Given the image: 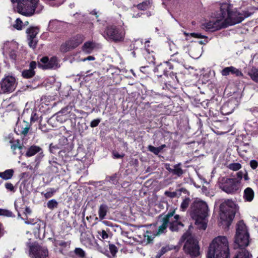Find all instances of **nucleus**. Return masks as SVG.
Instances as JSON below:
<instances>
[{
  "label": "nucleus",
  "mask_w": 258,
  "mask_h": 258,
  "mask_svg": "<svg viewBox=\"0 0 258 258\" xmlns=\"http://www.w3.org/2000/svg\"><path fill=\"white\" fill-rule=\"evenodd\" d=\"M157 224L158 225V230L153 234L151 235V233L147 231L143 235V237L139 236L140 239H138V241L143 245H146L152 240L154 236L164 233L168 226L172 231H176L183 227L180 216L175 214L174 211L168 213L163 217H160Z\"/></svg>",
  "instance_id": "nucleus-1"
},
{
  "label": "nucleus",
  "mask_w": 258,
  "mask_h": 258,
  "mask_svg": "<svg viewBox=\"0 0 258 258\" xmlns=\"http://www.w3.org/2000/svg\"><path fill=\"white\" fill-rule=\"evenodd\" d=\"M191 216L195 220L198 228L205 230L207 226L208 207L206 202L200 200H195L191 206Z\"/></svg>",
  "instance_id": "nucleus-2"
},
{
  "label": "nucleus",
  "mask_w": 258,
  "mask_h": 258,
  "mask_svg": "<svg viewBox=\"0 0 258 258\" xmlns=\"http://www.w3.org/2000/svg\"><path fill=\"white\" fill-rule=\"evenodd\" d=\"M207 258H229L228 242L225 236H218L212 241Z\"/></svg>",
  "instance_id": "nucleus-3"
},
{
  "label": "nucleus",
  "mask_w": 258,
  "mask_h": 258,
  "mask_svg": "<svg viewBox=\"0 0 258 258\" xmlns=\"http://www.w3.org/2000/svg\"><path fill=\"white\" fill-rule=\"evenodd\" d=\"M220 14L225 28L240 23L250 16L246 13L237 12L236 10L232 9L231 5L226 3L221 4Z\"/></svg>",
  "instance_id": "nucleus-4"
},
{
  "label": "nucleus",
  "mask_w": 258,
  "mask_h": 258,
  "mask_svg": "<svg viewBox=\"0 0 258 258\" xmlns=\"http://www.w3.org/2000/svg\"><path fill=\"white\" fill-rule=\"evenodd\" d=\"M39 0H11L13 3H17L16 11L20 14L31 16L36 12L39 13L43 7L38 4Z\"/></svg>",
  "instance_id": "nucleus-5"
},
{
  "label": "nucleus",
  "mask_w": 258,
  "mask_h": 258,
  "mask_svg": "<svg viewBox=\"0 0 258 258\" xmlns=\"http://www.w3.org/2000/svg\"><path fill=\"white\" fill-rule=\"evenodd\" d=\"M220 209V219L226 222V225L230 224L237 211L236 204L232 201L228 200L221 204Z\"/></svg>",
  "instance_id": "nucleus-6"
},
{
  "label": "nucleus",
  "mask_w": 258,
  "mask_h": 258,
  "mask_svg": "<svg viewBox=\"0 0 258 258\" xmlns=\"http://www.w3.org/2000/svg\"><path fill=\"white\" fill-rule=\"evenodd\" d=\"M249 233L246 226L243 221H239L237 224L235 236V248L245 247L249 244Z\"/></svg>",
  "instance_id": "nucleus-7"
},
{
  "label": "nucleus",
  "mask_w": 258,
  "mask_h": 258,
  "mask_svg": "<svg viewBox=\"0 0 258 258\" xmlns=\"http://www.w3.org/2000/svg\"><path fill=\"white\" fill-rule=\"evenodd\" d=\"M182 239L186 240L184 245L185 251L189 254L192 257L197 256L200 253V248L197 239L193 237L188 232L183 234Z\"/></svg>",
  "instance_id": "nucleus-8"
},
{
  "label": "nucleus",
  "mask_w": 258,
  "mask_h": 258,
  "mask_svg": "<svg viewBox=\"0 0 258 258\" xmlns=\"http://www.w3.org/2000/svg\"><path fill=\"white\" fill-rule=\"evenodd\" d=\"M103 37L108 40L120 42L123 40L125 31L122 28L114 26H108L102 34Z\"/></svg>",
  "instance_id": "nucleus-9"
},
{
  "label": "nucleus",
  "mask_w": 258,
  "mask_h": 258,
  "mask_svg": "<svg viewBox=\"0 0 258 258\" xmlns=\"http://www.w3.org/2000/svg\"><path fill=\"white\" fill-rule=\"evenodd\" d=\"M219 185L222 190L230 194L236 193L240 188L239 183L234 178L223 177L220 181Z\"/></svg>",
  "instance_id": "nucleus-10"
},
{
  "label": "nucleus",
  "mask_w": 258,
  "mask_h": 258,
  "mask_svg": "<svg viewBox=\"0 0 258 258\" xmlns=\"http://www.w3.org/2000/svg\"><path fill=\"white\" fill-rule=\"evenodd\" d=\"M17 86L16 80L12 76H7L0 82V94L11 93Z\"/></svg>",
  "instance_id": "nucleus-11"
},
{
  "label": "nucleus",
  "mask_w": 258,
  "mask_h": 258,
  "mask_svg": "<svg viewBox=\"0 0 258 258\" xmlns=\"http://www.w3.org/2000/svg\"><path fill=\"white\" fill-rule=\"evenodd\" d=\"M3 53L8 55L13 60H16L18 55V44L16 41H7L4 43Z\"/></svg>",
  "instance_id": "nucleus-12"
},
{
  "label": "nucleus",
  "mask_w": 258,
  "mask_h": 258,
  "mask_svg": "<svg viewBox=\"0 0 258 258\" xmlns=\"http://www.w3.org/2000/svg\"><path fill=\"white\" fill-rule=\"evenodd\" d=\"M202 28L207 31L213 32L221 28H225V27L219 13L216 17V20L205 22L203 23Z\"/></svg>",
  "instance_id": "nucleus-13"
},
{
  "label": "nucleus",
  "mask_w": 258,
  "mask_h": 258,
  "mask_svg": "<svg viewBox=\"0 0 258 258\" xmlns=\"http://www.w3.org/2000/svg\"><path fill=\"white\" fill-rule=\"evenodd\" d=\"M38 66L43 70L56 69L59 67L56 57H52L50 59L47 56L43 57L40 59Z\"/></svg>",
  "instance_id": "nucleus-14"
},
{
  "label": "nucleus",
  "mask_w": 258,
  "mask_h": 258,
  "mask_svg": "<svg viewBox=\"0 0 258 258\" xmlns=\"http://www.w3.org/2000/svg\"><path fill=\"white\" fill-rule=\"evenodd\" d=\"M29 255L33 258H46L48 256L47 249L45 247L34 244L29 245Z\"/></svg>",
  "instance_id": "nucleus-15"
},
{
  "label": "nucleus",
  "mask_w": 258,
  "mask_h": 258,
  "mask_svg": "<svg viewBox=\"0 0 258 258\" xmlns=\"http://www.w3.org/2000/svg\"><path fill=\"white\" fill-rule=\"evenodd\" d=\"M83 41V37L81 35H77L71 39L66 41L60 46V50L62 52H66L72 49L77 47Z\"/></svg>",
  "instance_id": "nucleus-16"
},
{
  "label": "nucleus",
  "mask_w": 258,
  "mask_h": 258,
  "mask_svg": "<svg viewBox=\"0 0 258 258\" xmlns=\"http://www.w3.org/2000/svg\"><path fill=\"white\" fill-rule=\"evenodd\" d=\"M236 106V100H230L224 103L221 107V112L223 114L227 115L231 113Z\"/></svg>",
  "instance_id": "nucleus-17"
},
{
  "label": "nucleus",
  "mask_w": 258,
  "mask_h": 258,
  "mask_svg": "<svg viewBox=\"0 0 258 258\" xmlns=\"http://www.w3.org/2000/svg\"><path fill=\"white\" fill-rule=\"evenodd\" d=\"M221 73L223 76H227L230 74L234 75L237 77L243 76V74L239 69L233 66L224 68L221 71Z\"/></svg>",
  "instance_id": "nucleus-18"
},
{
  "label": "nucleus",
  "mask_w": 258,
  "mask_h": 258,
  "mask_svg": "<svg viewBox=\"0 0 258 258\" xmlns=\"http://www.w3.org/2000/svg\"><path fill=\"white\" fill-rule=\"evenodd\" d=\"M36 66L37 63L35 61H31L29 65V69L22 71V75L23 77L26 79L33 77L35 74L34 69L36 68Z\"/></svg>",
  "instance_id": "nucleus-19"
},
{
  "label": "nucleus",
  "mask_w": 258,
  "mask_h": 258,
  "mask_svg": "<svg viewBox=\"0 0 258 258\" xmlns=\"http://www.w3.org/2000/svg\"><path fill=\"white\" fill-rule=\"evenodd\" d=\"M96 45L93 41L85 42L82 46V51L87 54L91 53L96 48Z\"/></svg>",
  "instance_id": "nucleus-20"
},
{
  "label": "nucleus",
  "mask_w": 258,
  "mask_h": 258,
  "mask_svg": "<svg viewBox=\"0 0 258 258\" xmlns=\"http://www.w3.org/2000/svg\"><path fill=\"white\" fill-rule=\"evenodd\" d=\"M254 193L250 187H247L244 190L243 199L246 202H250L254 198Z\"/></svg>",
  "instance_id": "nucleus-21"
},
{
  "label": "nucleus",
  "mask_w": 258,
  "mask_h": 258,
  "mask_svg": "<svg viewBox=\"0 0 258 258\" xmlns=\"http://www.w3.org/2000/svg\"><path fill=\"white\" fill-rule=\"evenodd\" d=\"M30 127L29 123L24 121L22 123L18 124L17 126L18 131L24 136H26L28 134Z\"/></svg>",
  "instance_id": "nucleus-22"
},
{
  "label": "nucleus",
  "mask_w": 258,
  "mask_h": 258,
  "mask_svg": "<svg viewBox=\"0 0 258 258\" xmlns=\"http://www.w3.org/2000/svg\"><path fill=\"white\" fill-rule=\"evenodd\" d=\"M63 25L62 22L56 20H53L49 22L48 28L52 31L60 29Z\"/></svg>",
  "instance_id": "nucleus-23"
},
{
  "label": "nucleus",
  "mask_w": 258,
  "mask_h": 258,
  "mask_svg": "<svg viewBox=\"0 0 258 258\" xmlns=\"http://www.w3.org/2000/svg\"><path fill=\"white\" fill-rule=\"evenodd\" d=\"M189 54L191 57L197 59L202 55L201 48L200 46L197 47H191L189 50Z\"/></svg>",
  "instance_id": "nucleus-24"
},
{
  "label": "nucleus",
  "mask_w": 258,
  "mask_h": 258,
  "mask_svg": "<svg viewBox=\"0 0 258 258\" xmlns=\"http://www.w3.org/2000/svg\"><path fill=\"white\" fill-rule=\"evenodd\" d=\"M184 34L188 36H190L193 37L197 38H205L204 40H201L199 41V43L200 44H206L208 42L207 37L202 35L201 33H187L184 32Z\"/></svg>",
  "instance_id": "nucleus-25"
},
{
  "label": "nucleus",
  "mask_w": 258,
  "mask_h": 258,
  "mask_svg": "<svg viewBox=\"0 0 258 258\" xmlns=\"http://www.w3.org/2000/svg\"><path fill=\"white\" fill-rule=\"evenodd\" d=\"M41 151V148L37 146H32L30 147L26 153L27 157H31L35 155L36 153Z\"/></svg>",
  "instance_id": "nucleus-26"
},
{
  "label": "nucleus",
  "mask_w": 258,
  "mask_h": 258,
  "mask_svg": "<svg viewBox=\"0 0 258 258\" xmlns=\"http://www.w3.org/2000/svg\"><path fill=\"white\" fill-rule=\"evenodd\" d=\"M108 210V206L106 205L102 204L100 206L98 210V215L100 220H103L105 218Z\"/></svg>",
  "instance_id": "nucleus-27"
},
{
  "label": "nucleus",
  "mask_w": 258,
  "mask_h": 258,
  "mask_svg": "<svg viewBox=\"0 0 258 258\" xmlns=\"http://www.w3.org/2000/svg\"><path fill=\"white\" fill-rule=\"evenodd\" d=\"M13 169H7L4 172H0V177L4 180L11 179L14 174Z\"/></svg>",
  "instance_id": "nucleus-28"
},
{
  "label": "nucleus",
  "mask_w": 258,
  "mask_h": 258,
  "mask_svg": "<svg viewBox=\"0 0 258 258\" xmlns=\"http://www.w3.org/2000/svg\"><path fill=\"white\" fill-rule=\"evenodd\" d=\"M39 29L37 27H31L28 29L27 30L28 39L36 38Z\"/></svg>",
  "instance_id": "nucleus-29"
},
{
  "label": "nucleus",
  "mask_w": 258,
  "mask_h": 258,
  "mask_svg": "<svg viewBox=\"0 0 258 258\" xmlns=\"http://www.w3.org/2000/svg\"><path fill=\"white\" fill-rule=\"evenodd\" d=\"M108 248L111 255L109 254V251L107 250L104 252V254L109 257H111V256H115L116 253L117 251V248L115 245L113 244H109Z\"/></svg>",
  "instance_id": "nucleus-30"
},
{
  "label": "nucleus",
  "mask_w": 258,
  "mask_h": 258,
  "mask_svg": "<svg viewBox=\"0 0 258 258\" xmlns=\"http://www.w3.org/2000/svg\"><path fill=\"white\" fill-rule=\"evenodd\" d=\"M248 74L253 81L258 82V70L256 68H252Z\"/></svg>",
  "instance_id": "nucleus-31"
},
{
  "label": "nucleus",
  "mask_w": 258,
  "mask_h": 258,
  "mask_svg": "<svg viewBox=\"0 0 258 258\" xmlns=\"http://www.w3.org/2000/svg\"><path fill=\"white\" fill-rule=\"evenodd\" d=\"M251 256L252 255L247 250L242 249L239 251L234 258H251Z\"/></svg>",
  "instance_id": "nucleus-32"
},
{
  "label": "nucleus",
  "mask_w": 258,
  "mask_h": 258,
  "mask_svg": "<svg viewBox=\"0 0 258 258\" xmlns=\"http://www.w3.org/2000/svg\"><path fill=\"white\" fill-rule=\"evenodd\" d=\"M55 246H60L63 248L69 247L70 241H64L63 240H55L54 242Z\"/></svg>",
  "instance_id": "nucleus-33"
},
{
  "label": "nucleus",
  "mask_w": 258,
  "mask_h": 258,
  "mask_svg": "<svg viewBox=\"0 0 258 258\" xmlns=\"http://www.w3.org/2000/svg\"><path fill=\"white\" fill-rule=\"evenodd\" d=\"M99 238L101 240H106L109 237V233L107 231L102 230L97 232Z\"/></svg>",
  "instance_id": "nucleus-34"
},
{
  "label": "nucleus",
  "mask_w": 258,
  "mask_h": 258,
  "mask_svg": "<svg viewBox=\"0 0 258 258\" xmlns=\"http://www.w3.org/2000/svg\"><path fill=\"white\" fill-rule=\"evenodd\" d=\"M173 248V246L170 247L167 245L164 247H163L161 250L156 255V258H160L162 255L165 253L167 251L171 250Z\"/></svg>",
  "instance_id": "nucleus-35"
},
{
  "label": "nucleus",
  "mask_w": 258,
  "mask_h": 258,
  "mask_svg": "<svg viewBox=\"0 0 258 258\" xmlns=\"http://www.w3.org/2000/svg\"><path fill=\"white\" fill-rule=\"evenodd\" d=\"M172 173L178 176H181L183 173V170L180 167L179 164H176L174 166Z\"/></svg>",
  "instance_id": "nucleus-36"
},
{
  "label": "nucleus",
  "mask_w": 258,
  "mask_h": 258,
  "mask_svg": "<svg viewBox=\"0 0 258 258\" xmlns=\"http://www.w3.org/2000/svg\"><path fill=\"white\" fill-rule=\"evenodd\" d=\"M81 242L83 244L87 247H91L93 245V240L90 238H82Z\"/></svg>",
  "instance_id": "nucleus-37"
},
{
  "label": "nucleus",
  "mask_w": 258,
  "mask_h": 258,
  "mask_svg": "<svg viewBox=\"0 0 258 258\" xmlns=\"http://www.w3.org/2000/svg\"><path fill=\"white\" fill-rule=\"evenodd\" d=\"M190 203V200L189 198H186L184 199L180 205V209L182 211H184L188 207L189 204Z\"/></svg>",
  "instance_id": "nucleus-38"
},
{
  "label": "nucleus",
  "mask_w": 258,
  "mask_h": 258,
  "mask_svg": "<svg viewBox=\"0 0 258 258\" xmlns=\"http://www.w3.org/2000/svg\"><path fill=\"white\" fill-rule=\"evenodd\" d=\"M167 67L169 69H172V67L169 64V62L167 61H166V62H164V63L161 64L160 66H159L158 69L162 70V69H165V70H164V74L166 75V72H167Z\"/></svg>",
  "instance_id": "nucleus-39"
},
{
  "label": "nucleus",
  "mask_w": 258,
  "mask_h": 258,
  "mask_svg": "<svg viewBox=\"0 0 258 258\" xmlns=\"http://www.w3.org/2000/svg\"><path fill=\"white\" fill-rule=\"evenodd\" d=\"M150 7V3L149 1L144 2L138 5L137 6L138 9L141 10H146L149 8Z\"/></svg>",
  "instance_id": "nucleus-40"
},
{
  "label": "nucleus",
  "mask_w": 258,
  "mask_h": 258,
  "mask_svg": "<svg viewBox=\"0 0 258 258\" xmlns=\"http://www.w3.org/2000/svg\"><path fill=\"white\" fill-rule=\"evenodd\" d=\"M68 139L62 137L59 140L58 144L57 145V148H62L64 146L68 144Z\"/></svg>",
  "instance_id": "nucleus-41"
},
{
  "label": "nucleus",
  "mask_w": 258,
  "mask_h": 258,
  "mask_svg": "<svg viewBox=\"0 0 258 258\" xmlns=\"http://www.w3.org/2000/svg\"><path fill=\"white\" fill-rule=\"evenodd\" d=\"M228 168L233 171H237L241 168V165L238 163H231L228 165Z\"/></svg>",
  "instance_id": "nucleus-42"
},
{
  "label": "nucleus",
  "mask_w": 258,
  "mask_h": 258,
  "mask_svg": "<svg viewBox=\"0 0 258 258\" xmlns=\"http://www.w3.org/2000/svg\"><path fill=\"white\" fill-rule=\"evenodd\" d=\"M11 148L13 150L14 153L16 154H17V150L19 151V153H21L22 147L20 145L19 142H17L16 144L12 145Z\"/></svg>",
  "instance_id": "nucleus-43"
},
{
  "label": "nucleus",
  "mask_w": 258,
  "mask_h": 258,
  "mask_svg": "<svg viewBox=\"0 0 258 258\" xmlns=\"http://www.w3.org/2000/svg\"><path fill=\"white\" fill-rule=\"evenodd\" d=\"M57 191L56 189L52 188L48 189L47 192L44 194V196L46 199L51 198L53 194Z\"/></svg>",
  "instance_id": "nucleus-44"
},
{
  "label": "nucleus",
  "mask_w": 258,
  "mask_h": 258,
  "mask_svg": "<svg viewBox=\"0 0 258 258\" xmlns=\"http://www.w3.org/2000/svg\"><path fill=\"white\" fill-rule=\"evenodd\" d=\"M47 205V207L52 210L57 207L58 203L55 200L53 199L49 201Z\"/></svg>",
  "instance_id": "nucleus-45"
},
{
  "label": "nucleus",
  "mask_w": 258,
  "mask_h": 258,
  "mask_svg": "<svg viewBox=\"0 0 258 258\" xmlns=\"http://www.w3.org/2000/svg\"><path fill=\"white\" fill-rule=\"evenodd\" d=\"M68 110H69V107H65L64 108H62L60 111L58 112L55 115L56 116L57 119L59 120L58 119V117H61V116H63V115H66L67 113H68Z\"/></svg>",
  "instance_id": "nucleus-46"
},
{
  "label": "nucleus",
  "mask_w": 258,
  "mask_h": 258,
  "mask_svg": "<svg viewBox=\"0 0 258 258\" xmlns=\"http://www.w3.org/2000/svg\"><path fill=\"white\" fill-rule=\"evenodd\" d=\"M74 252L77 255L81 257H84L85 256V252L81 248H76Z\"/></svg>",
  "instance_id": "nucleus-47"
},
{
  "label": "nucleus",
  "mask_w": 258,
  "mask_h": 258,
  "mask_svg": "<svg viewBox=\"0 0 258 258\" xmlns=\"http://www.w3.org/2000/svg\"><path fill=\"white\" fill-rule=\"evenodd\" d=\"M22 21L19 18H17L13 26L17 30H21L22 29Z\"/></svg>",
  "instance_id": "nucleus-48"
},
{
  "label": "nucleus",
  "mask_w": 258,
  "mask_h": 258,
  "mask_svg": "<svg viewBox=\"0 0 258 258\" xmlns=\"http://www.w3.org/2000/svg\"><path fill=\"white\" fill-rule=\"evenodd\" d=\"M0 215L6 216L7 217H12L13 214L10 211L6 209H0Z\"/></svg>",
  "instance_id": "nucleus-49"
},
{
  "label": "nucleus",
  "mask_w": 258,
  "mask_h": 258,
  "mask_svg": "<svg viewBox=\"0 0 258 258\" xmlns=\"http://www.w3.org/2000/svg\"><path fill=\"white\" fill-rule=\"evenodd\" d=\"M143 44V41L142 40L138 39L135 40L132 43V45L134 49H138Z\"/></svg>",
  "instance_id": "nucleus-50"
},
{
  "label": "nucleus",
  "mask_w": 258,
  "mask_h": 258,
  "mask_svg": "<svg viewBox=\"0 0 258 258\" xmlns=\"http://www.w3.org/2000/svg\"><path fill=\"white\" fill-rule=\"evenodd\" d=\"M28 40L29 46L33 49L35 48L37 42L36 38L28 39Z\"/></svg>",
  "instance_id": "nucleus-51"
},
{
  "label": "nucleus",
  "mask_w": 258,
  "mask_h": 258,
  "mask_svg": "<svg viewBox=\"0 0 258 258\" xmlns=\"http://www.w3.org/2000/svg\"><path fill=\"white\" fill-rule=\"evenodd\" d=\"M150 42L149 40H147L145 42V49H144V51L145 52H143V53L144 54H145V53H147V54H150L151 52H153V51L152 50H151L149 47H150V46L148 44V43Z\"/></svg>",
  "instance_id": "nucleus-52"
},
{
  "label": "nucleus",
  "mask_w": 258,
  "mask_h": 258,
  "mask_svg": "<svg viewBox=\"0 0 258 258\" xmlns=\"http://www.w3.org/2000/svg\"><path fill=\"white\" fill-rule=\"evenodd\" d=\"M148 149L150 152H153L156 155H158L159 153V150L157 147L150 145L148 146Z\"/></svg>",
  "instance_id": "nucleus-53"
},
{
  "label": "nucleus",
  "mask_w": 258,
  "mask_h": 258,
  "mask_svg": "<svg viewBox=\"0 0 258 258\" xmlns=\"http://www.w3.org/2000/svg\"><path fill=\"white\" fill-rule=\"evenodd\" d=\"M5 187L9 190L11 191L14 192L15 191V187L13 185V184L11 183H6L5 184Z\"/></svg>",
  "instance_id": "nucleus-54"
},
{
  "label": "nucleus",
  "mask_w": 258,
  "mask_h": 258,
  "mask_svg": "<svg viewBox=\"0 0 258 258\" xmlns=\"http://www.w3.org/2000/svg\"><path fill=\"white\" fill-rule=\"evenodd\" d=\"M100 119H96L92 120L90 123L91 127H94L97 126L100 122Z\"/></svg>",
  "instance_id": "nucleus-55"
},
{
  "label": "nucleus",
  "mask_w": 258,
  "mask_h": 258,
  "mask_svg": "<svg viewBox=\"0 0 258 258\" xmlns=\"http://www.w3.org/2000/svg\"><path fill=\"white\" fill-rule=\"evenodd\" d=\"M250 165L253 169H255L257 167L258 163L256 160H252L250 162Z\"/></svg>",
  "instance_id": "nucleus-56"
},
{
  "label": "nucleus",
  "mask_w": 258,
  "mask_h": 258,
  "mask_svg": "<svg viewBox=\"0 0 258 258\" xmlns=\"http://www.w3.org/2000/svg\"><path fill=\"white\" fill-rule=\"evenodd\" d=\"M38 116L37 115L36 113L33 112L31 114V121L34 122L36 121L38 119Z\"/></svg>",
  "instance_id": "nucleus-57"
},
{
  "label": "nucleus",
  "mask_w": 258,
  "mask_h": 258,
  "mask_svg": "<svg viewBox=\"0 0 258 258\" xmlns=\"http://www.w3.org/2000/svg\"><path fill=\"white\" fill-rule=\"evenodd\" d=\"M165 195H166L167 197H170V198H174L176 196V193L174 191L173 192H170V191H165Z\"/></svg>",
  "instance_id": "nucleus-58"
},
{
  "label": "nucleus",
  "mask_w": 258,
  "mask_h": 258,
  "mask_svg": "<svg viewBox=\"0 0 258 258\" xmlns=\"http://www.w3.org/2000/svg\"><path fill=\"white\" fill-rule=\"evenodd\" d=\"M113 155L114 158L116 159L120 158L123 157V154L121 155L117 152H113Z\"/></svg>",
  "instance_id": "nucleus-59"
},
{
  "label": "nucleus",
  "mask_w": 258,
  "mask_h": 258,
  "mask_svg": "<svg viewBox=\"0 0 258 258\" xmlns=\"http://www.w3.org/2000/svg\"><path fill=\"white\" fill-rule=\"evenodd\" d=\"M95 59V57L93 56H89L87 57L86 58H84L82 59V61H85L86 60H94Z\"/></svg>",
  "instance_id": "nucleus-60"
},
{
  "label": "nucleus",
  "mask_w": 258,
  "mask_h": 258,
  "mask_svg": "<svg viewBox=\"0 0 258 258\" xmlns=\"http://www.w3.org/2000/svg\"><path fill=\"white\" fill-rule=\"evenodd\" d=\"M243 178L245 180H248L249 179V177L248 176V174L247 173H245L243 175Z\"/></svg>",
  "instance_id": "nucleus-61"
},
{
  "label": "nucleus",
  "mask_w": 258,
  "mask_h": 258,
  "mask_svg": "<svg viewBox=\"0 0 258 258\" xmlns=\"http://www.w3.org/2000/svg\"><path fill=\"white\" fill-rule=\"evenodd\" d=\"M165 147V145H161V146L157 147L159 150V152Z\"/></svg>",
  "instance_id": "nucleus-62"
},
{
  "label": "nucleus",
  "mask_w": 258,
  "mask_h": 258,
  "mask_svg": "<svg viewBox=\"0 0 258 258\" xmlns=\"http://www.w3.org/2000/svg\"><path fill=\"white\" fill-rule=\"evenodd\" d=\"M165 147V145H161V146L157 147L159 150V152Z\"/></svg>",
  "instance_id": "nucleus-63"
},
{
  "label": "nucleus",
  "mask_w": 258,
  "mask_h": 258,
  "mask_svg": "<svg viewBox=\"0 0 258 258\" xmlns=\"http://www.w3.org/2000/svg\"><path fill=\"white\" fill-rule=\"evenodd\" d=\"M171 0H163V4L164 5L168 4V2H170Z\"/></svg>",
  "instance_id": "nucleus-64"
}]
</instances>
